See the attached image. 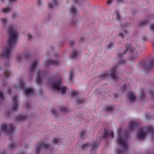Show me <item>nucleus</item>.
Returning <instances> with one entry per match:
<instances>
[{
  "instance_id": "f257e3e1",
  "label": "nucleus",
  "mask_w": 154,
  "mask_h": 154,
  "mask_svg": "<svg viewBox=\"0 0 154 154\" xmlns=\"http://www.w3.org/2000/svg\"><path fill=\"white\" fill-rule=\"evenodd\" d=\"M8 34L9 38L8 41V46L6 48L3 53L0 54V57L9 59L11 48L15 45L19 34L12 26H10L8 28Z\"/></svg>"
},
{
  "instance_id": "f03ea898",
  "label": "nucleus",
  "mask_w": 154,
  "mask_h": 154,
  "mask_svg": "<svg viewBox=\"0 0 154 154\" xmlns=\"http://www.w3.org/2000/svg\"><path fill=\"white\" fill-rule=\"evenodd\" d=\"M120 130H119L118 131V137L117 140V143L122 147V149L120 150L117 149V154H121L122 153L126 152L128 148L127 141L129 134L128 132L126 133L125 137H122L120 134Z\"/></svg>"
},
{
  "instance_id": "7ed1b4c3",
  "label": "nucleus",
  "mask_w": 154,
  "mask_h": 154,
  "mask_svg": "<svg viewBox=\"0 0 154 154\" xmlns=\"http://www.w3.org/2000/svg\"><path fill=\"white\" fill-rule=\"evenodd\" d=\"M62 82L61 78L59 77L55 82L51 84V86L54 90L60 91L62 94L65 95L66 88L65 86H61Z\"/></svg>"
},
{
  "instance_id": "20e7f679",
  "label": "nucleus",
  "mask_w": 154,
  "mask_h": 154,
  "mask_svg": "<svg viewBox=\"0 0 154 154\" xmlns=\"http://www.w3.org/2000/svg\"><path fill=\"white\" fill-rule=\"evenodd\" d=\"M144 129L143 128H140L139 130V133L138 134L137 138L141 139L144 138L147 134L149 133L154 134V129L150 126H146L145 127Z\"/></svg>"
},
{
  "instance_id": "39448f33",
  "label": "nucleus",
  "mask_w": 154,
  "mask_h": 154,
  "mask_svg": "<svg viewBox=\"0 0 154 154\" xmlns=\"http://www.w3.org/2000/svg\"><path fill=\"white\" fill-rule=\"evenodd\" d=\"M36 146V148L35 152L36 154H38L39 153L42 148H43L45 149H48L49 148V145L45 143L43 141L37 144Z\"/></svg>"
},
{
  "instance_id": "423d86ee",
  "label": "nucleus",
  "mask_w": 154,
  "mask_h": 154,
  "mask_svg": "<svg viewBox=\"0 0 154 154\" xmlns=\"http://www.w3.org/2000/svg\"><path fill=\"white\" fill-rule=\"evenodd\" d=\"M141 64L143 65L145 69L149 70L154 68V60H151L149 65H146V61L144 60L141 62Z\"/></svg>"
},
{
  "instance_id": "0eeeda50",
  "label": "nucleus",
  "mask_w": 154,
  "mask_h": 154,
  "mask_svg": "<svg viewBox=\"0 0 154 154\" xmlns=\"http://www.w3.org/2000/svg\"><path fill=\"white\" fill-rule=\"evenodd\" d=\"M126 49L125 51L122 54H118V57H121L123 55L125 54L128 51L130 53H132L135 52V49H134L132 48L131 45L130 44H127L125 46Z\"/></svg>"
},
{
  "instance_id": "6e6552de",
  "label": "nucleus",
  "mask_w": 154,
  "mask_h": 154,
  "mask_svg": "<svg viewBox=\"0 0 154 154\" xmlns=\"http://www.w3.org/2000/svg\"><path fill=\"white\" fill-rule=\"evenodd\" d=\"M12 102L13 104L12 109L13 111H16L18 108V99L17 96L15 95L12 97Z\"/></svg>"
},
{
  "instance_id": "1a4fd4ad",
  "label": "nucleus",
  "mask_w": 154,
  "mask_h": 154,
  "mask_svg": "<svg viewBox=\"0 0 154 154\" xmlns=\"http://www.w3.org/2000/svg\"><path fill=\"white\" fill-rule=\"evenodd\" d=\"M45 63L47 65H52L55 66H58L60 63V62L58 61L50 60L49 59L46 60Z\"/></svg>"
},
{
  "instance_id": "9d476101",
  "label": "nucleus",
  "mask_w": 154,
  "mask_h": 154,
  "mask_svg": "<svg viewBox=\"0 0 154 154\" xmlns=\"http://www.w3.org/2000/svg\"><path fill=\"white\" fill-rule=\"evenodd\" d=\"M140 124L139 122L131 121L130 122L129 126V129L130 131H133L134 129L138 126Z\"/></svg>"
},
{
  "instance_id": "9b49d317",
  "label": "nucleus",
  "mask_w": 154,
  "mask_h": 154,
  "mask_svg": "<svg viewBox=\"0 0 154 154\" xmlns=\"http://www.w3.org/2000/svg\"><path fill=\"white\" fill-rule=\"evenodd\" d=\"M118 65L115 66L110 71V76L114 80L117 79V76L116 74V69Z\"/></svg>"
},
{
  "instance_id": "f8f14e48",
  "label": "nucleus",
  "mask_w": 154,
  "mask_h": 154,
  "mask_svg": "<svg viewBox=\"0 0 154 154\" xmlns=\"http://www.w3.org/2000/svg\"><path fill=\"white\" fill-rule=\"evenodd\" d=\"M109 136H111L112 138H113L114 137L113 132L112 131H109L106 130L103 136V138L105 139L107 138Z\"/></svg>"
},
{
  "instance_id": "ddd939ff",
  "label": "nucleus",
  "mask_w": 154,
  "mask_h": 154,
  "mask_svg": "<svg viewBox=\"0 0 154 154\" xmlns=\"http://www.w3.org/2000/svg\"><path fill=\"white\" fill-rule=\"evenodd\" d=\"M30 57V54L29 53H26L25 54L24 56L22 55H20L18 56L17 57V60H20L23 58H25L26 59H29Z\"/></svg>"
},
{
  "instance_id": "4468645a",
  "label": "nucleus",
  "mask_w": 154,
  "mask_h": 154,
  "mask_svg": "<svg viewBox=\"0 0 154 154\" xmlns=\"http://www.w3.org/2000/svg\"><path fill=\"white\" fill-rule=\"evenodd\" d=\"M43 74H42L41 75L40 74L39 71H38L37 73V77L36 79L35 82L37 84L40 85L42 82V79L41 78V76L43 75Z\"/></svg>"
},
{
  "instance_id": "2eb2a0df",
  "label": "nucleus",
  "mask_w": 154,
  "mask_h": 154,
  "mask_svg": "<svg viewBox=\"0 0 154 154\" xmlns=\"http://www.w3.org/2000/svg\"><path fill=\"white\" fill-rule=\"evenodd\" d=\"M25 83L23 80H21L20 81L18 85L17 86L15 85V88L16 89H23L25 88Z\"/></svg>"
},
{
  "instance_id": "dca6fc26",
  "label": "nucleus",
  "mask_w": 154,
  "mask_h": 154,
  "mask_svg": "<svg viewBox=\"0 0 154 154\" xmlns=\"http://www.w3.org/2000/svg\"><path fill=\"white\" fill-rule=\"evenodd\" d=\"M38 61L37 60H35L32 63V64L30 67V70L31 72H33L35 70L36 67L37 66L38 64Z\"/></svg>"
},
{
  "instance_id": "f3484780",
  "label": "nucleus",
  "mask_w": 154,
  "mask_h": 154,
  "mask_svg": "<svg viewBox=\"0 0 154 154\" xmlns=\"http://www.w3.org/2000/svg\"><path fill=\"white\" fill-rule=\"evenodd\" d=\"M128 97L130 102L134 101L135 100V97L133 93L131 92H129Z\"/></svg>"
},
{
  "instance_id": "a211bd4d",
  "label": "nucleus",
  "mask_w": 154,
  "mask_h": 154,
  "mask_svg": "<svg viewBox=\"0 0 154 154\" xmlns=\"http://www.w3.org/2000/svg\"><path fill=\"white\" fill-rule=\"evenodd\" d=\"M99 144V142L98 141H97L95 143L92 144L91 145V150L92 151L94 150L96 151L98 146Z\"/></svg>"
},
{
  "instance_id": "6ab92c4d",
  "label": "nucleus",
  "mask_w": 154,
  "mask_h": 154,
  "mask_svg": "<svg viewBox=\"0 0 154 154\" xmlns=\"http://www.w3.org/2000/svg\"><path fill=\"white\" fill-rule=\"evenodd\" d=\"M127 23L126 24H124V26H122V30L124 31V33H119V36H121L122 38H123L124 35H126L127 32L126 31L125 29V28L127 26Z\"/></svg>"
},
{
  "instance_id": "aec40b11",
  "label": "nucleus",
  "mask_w": 154,
  "mask_h": 154,
  "mask_svg": "<svg viewBox=\"0 0 154 154\" xmlns=\"http://www.w3.org/2000/svg\"><path fill=\"white\" fill-rule=\"evenodd\" d=\"M34 92L32 88H27L25 90V94L27 96L32 95Z\"/></svg>"
},
{
  "instance_id": "412c9836",
  "label": "nucleus",
  "mask_w": 154,
  "mask_h": 154,
  "mask_svg": "<svg viewBox=\"0 0 154 154\" xmlns=\"http://www.w3.org/2000/svg\"><path fill=\"white\" fill-rule=\"evenodd\" d=\"M57 4V1L56 0H52V4L49 3L48 5V7L52 9L53 7L56 6Z\"/></svg>"
},
{
  "instance_id": "4be33fe9",
  "label": "nucleus",
  "mask_w": 154,
  "mask_h": 154,
  "mask_svg": "<svg viewBox=\"0 0 154 154\" xmlns=\"http://www.w3.org/2000/svg\"><path fill=\"white\" fill-rule=\"evenodd\" d=\"M8 132L10 134V135H12L13 133V131L14 130V128L12 126L11 124H10L8 125Z\"/></svg>"
},
{
  "instance_id": "5701e85b",
  "label": "nucleus",
  "mask_w": 154,
  "mask_h": 154,
  "mask_svg": "<svg viewBox=\"0 0 154 154\" xmlns=\"http://www.w3.org/2000/svg\"><path fill=\"white\" fill-rule=\"evenodd\" d=\"M11 73L10 71L8 69H6L3 76L5 79H7L11 75Z\"/></svg>"
},
{
  "instance_id": "b1692460",
  "label": "nucleus",
  "mask_w": 154,
  "mask_h": 154,
  "mask_svg": "<svg viewBox=\"0 0 154 154\" xmlns=\"http://www.w3.org/2000/svg\"><path fill=\"white\" fill-rule=\"evenodd\" d=\"M26 116L25 115L23 114H20L17 116V119L18 121L23 120L26 118Z\"/></svg>"
},
{
  "instance_id": "393cba45",
  "label": "nucleus",
  "mask_w": 154,
  "mask_h": 154,
  "mask_svg": "<svg viewBox=\"0 0 154 154\" xmlns=\"http://www.w3.org/2000/svg\"><path fill=\"white\" fill-rule=\"evenodd\" d=\"M78 54L76 51H74L71 54L70 57L72 59H75L77 57Z\"/></svg>"
},
{
  "instance_id": "a878e982",
  "label": "nucleus",
  "mask_w": 154,
  "mask_h": 154,
  "mask_svg": "<svg viewBox=\"0 0 154 154\" xmlns=\"http://www.w3.org/2000/svg\"><path fill=\"white\" fill-rule=\"evenodd\" d=\"M11 10V8L9 7H8L6 8L2 9V11L5 13H6L9 12Z\"/></svg>"
},
{
  "instance_id": "bb28decb",
  "label": "nucleus",
  "mask_w": 154,
  "mask_h": 154,
  "mask_svg": "<svg viewBox=\"0 0 154 154\" xmlns=\"http://www.w3.org/2000/svg\"><path fill=\"white\" fill-rule=\"evenodd\" d=\"M108 76V74L106 72H105L102 74L99 77H100L101 78V79L102 80L107 78Z\"/></svg>"
},
{
  "instance_id": "cd10ccee",
  "label": "nucleus",
  "mask_w": 154,
  "mask_h": 154,
  "mask_svg": "<svg viewBox=\"0 0 154 154\" xmlns=\"http://www.w3.org/2000/svg\"><path fill=\"white\" fill-rule=\"evenodd\" d=\"M62 140L60 138L54 139L53 141L54 144H58L59 143L62 142Z\"/></svg>"
},
{
  "instance_id": "c85d7f7f",
  "label": "nucleus",
  "mask_w": 154,
  "mask_h": 154,
  "mask_svg": "<svg viewBox=\"0 0 154 154\" xmlns=\"http://www.w3.org/2000/svg\"><path fill=\"white\" fill-rule=\"evenodd\" d=\"M7 127V125L5 124L2 125L1 128V130L2 131H5V132L7 133V131L6 130Z\"/></svg>"
},
{
  "instance_id": "c756f323",
  "label": "nucleus",
  "mask_w": 154,
  "mask_h": 154,
  "mask_svg": "<svg viewBox=\"0 0 154 154\" xmlns=\"http://www.w3.org/2000/svg\"><path fill=\"white\" fill-rule=\"evenodd\" d=\"M148 21L147 20L141 21L139 24V26H144L146 25Z\"/></svg>"
},
{
  "instance_id": "7c9ffc66",
  "label": "nucleus",
  "mask_w": 154,
  "mask_h": 154,
  "mask_svg": "<svg viewBox=\"0 0 154 154\" xmlns=\"http://www.w3.org/2000/svg\"><path fill=\"white\" fill-rule=\"evenodd\" d=\"M113 108L112 106H108L105 109L107 112H111L112 111Z\"/></svg>"
},
{
  "instance_id": "2f4dec72",
  "label": "nucleus",
  "mask_w": 154,
  "mask_h": 154,
  "mask_svg": "<svg viewBox=\"0 0 154 154\" xmlns=\"http://www.w3.org/2000/svg\"><path fill=\"white\" fill-rule=\"evenodd\" d=\"M76 101L77 104H81L83 103L84 100L83 99H76Z\"/></svg>"
},
{
  "instance_id": "473e14b6",
  "label": "nucleus",
  "mask_w": 154,
  "mask_h": 154,
  "mask_svg": "<svg viewBox=\"0 0 154 154\" xmlns=\"http://www.w3.org/2000/svg\"><path fill=\"white\" fill-rule=\"evenodd\" d=\"M17 146V145L16 144H14V143H11L10 144L8 145V147L9 148L13 149L14 148L16 147Z\"/></svg>"
},
{
  "instance_id": "72a5a7b5",
  "label": "nucleus",
  "mask_w": 154,
  "mask_h": 154,
  "mask_svg": "<svg viewBox=\"0 0 154 154\" xmlns=\"http://www.w3.org/2000/svg\"><path fill=\"white\" fill-rule=\"evenodd\" d=\"M60 110L61 112H65L67 111L66 108L63 106H62L60 107Z\"/></svg>"
},
{
  "instance_id": "f704fd0d",
  "label": "nucleus",
  "mask_w": 154,
  "mask_h": 154,
  "mask_svg": "<svg viewBox=\"0 0 154 154\" xmlns=\"http://www.w3.org/2000/svg\"><path fill=\"white\" fill-rule=\"evenodd\" d=\"M77 12V10L75 7H73L71 9V11L70 12V13L72 14H75Z\"/></svg>"
},
{
  "instance_id": "c9c22d12",
  "label": "nucleus",
  "mask_w": 154,
  "mask_h": 154,
  "mask_svg": "<svg viewBox=\"0 0 154 154\" xmlns=\"http://www.w3.org/2000/svg\"><path fill=\"white\" fill-rule=\"evenodd\" d=\"M73 75V72L71 70L69 72V79L70 81H71L72 79V78Z\"/></svg>"
},
{
  "instance_id": "e433bc0d",
  "label": "nucleus",
  "mask_w": 154,
  "mask_h": 154,
  "mask_svg": "<svg viewBox=\"0 0 154 154\" xmlns=\"http://www.w3.org/2000/svg\"><path fill=\"white\" fill-rule=\"evenodd\" d=\"M71 95L72 96H75L78 95V93L77 91H73L72 92Z\"/></svg>"
},
{
  "instance_id": "4c0bfd02",
  "label": "nucleus",
  "mask_w": 154,
  "mask_h": 154,
  "mask_svg": "<svg viewBox=\"0 0 154 154\" xmlns=\"http://www.w3.org/2000/svg\"><path fill=\"white\" fill-rule=\"evenodd\" d=\"M0 100L2 101L4 100V98L3 97L2 93L1 92H0Z\"/></svg>"
},
{
  "instance_id": "58836bf2",
  "label": "nucleus",
  "mask_w": 154,
  "mask_h": 154,
  "mask_svg": "<svg viewBox=\"0 0 154 154\" xmlns=\"http://www.w3.org/2000/svg\"><path fill=\"white\" fill-rule=\"evenodd\" d=\"M2 23L5 24L7 22V19L6 18H3L2 19Z\"/></svg>"
},
{
  "instance_id": "ea45409f",
  "label": "nucleus",
  "mask_w": 154,
  "mask_h": 154,
  "mask_svg": "<svg viewBox=\"0 0 154 154\" xmlns=\"http://www.w3.org/2000/svg\"><path fill=\"white\" fill-rule=\"evenodd\" d=\"M137 55H136L134 56H131L130 57V60L131 61H133L135 60L137 57Z\"/></svg>"
},
{
  "instance_id": "a19ab883",
  "label": "nucleus",
  "mask_w": 154,
  "mask_h": 154,
  "mask_svg": "<svg viewBox=\"0 0 154 154\" xmlns=\"http://www.w3.org/2000/svg\"><path fill=\"white\" fill-rule=\"evenodd\" d=\"M86 131H84L82 132L80 135V138L82 139L83 137L85 135Z\"/></svg>"
},
{
  "instance_id": "79ce46f5",
  "label": "nucleus",
  "mask_w": 154,
  "mask_h": 154,
  "mask_svg": "<svg viewBox=\"0 0 154 154\" xmlns=\"http://www.w3.org/2000/svg\"><path fill=\"white\" fill-rule=\"evenodd\" d=\"M145 96V94L144 93H143V91H142L140 95L141 99V100Z\"/></svg>"
},
{
  "instance_id": "37998d69",
  "label": "nucleus",
  "mask_w": 154,
  "mask_h": 154,
  "mask_svg": "<svg viewBox=\"0 0 154 154\" xmlns=\"http://www.w3.org/2000/svg\"><path fill=\"white\" fill-rule=\"evenodd\" d=\"M115 14L116 16V19L117 20H120V17L119 14L117 12H116Z\"/></svg>"
},
{
  "instance_id": "c03bdc74",
  "label": "nucleus",
  "mask_w": 154,
  "mask_h": 154,
  "mask_svg": "<svg viewBox=\"0 0 154 154\" xmlns=\"http://www.w3.org/2000/svg\"><path fill=\"white\" fill-rule=\"evenodd\" d=\"M88 146V143L83 145L82 146V149H84L85 148H86Z\"/></svg>"
},
{
  "instance_id": "a18cd8bd",
  "label": "nucleus",
  "mask_w": 154,
  "mask_h": 154,
  "mask_svg": "<svg viewBox=\"0 0 154 154\" xmlns=\"http://www.w3.org/2000/svg\"><path fill=\"white\" fill-rule=\"evenodd\" d=\"M10 66V64L8 63H6L5 64V68L6 69Z\"/></svg>"
},
{
  "instance_id": "49530a36",
  "label": "nucleus",
  "mask_w": 154,
  "mask_h": 154,
  "mask_svg": "<svg viewBox=\"0 0 154 154\" xmlns=\"http://www.w3.org/2000/svg\"><path fill=\"white\" fill-rule=\"evenodd\" d=\"M51 113L53 115H55L56 113V111L53 109H51Z\"/></svg>"
},
{
  "instance_id": "de8ad7c7",
  "label": "nucleus",
  "mask_w": 154,
  "mask_h": 154,
  "mask_svg": "<svg viewBox=\"0 0 154 154\" xmlns=\"http://www.w3.org/2000/svg\"><path fill=\"white\" fill-rule=\"evenodd\" d=\"M113 47V45L111 43H110L107 46V48L109 49H110Z\"/></svg>"
},
{
  "instance_id": "09e8293b",
  "label": "nucleus",
  "mask_w": 154,
  "mask_h": 154,
  "mask_svg": "<svg viewBox=\"0 0 154 154\" xmlns=\"http://www.w3.org/2000/svg\"><path fill=\"white\" fill-rule=\"evenodd\" d=\"M125 62V60H121L119 62V64H124Z\"/></svg>"
},
{
  "instance_id": "8fccbe9b",
  "label": "nucleus",
  "mask_w": 154,
  "mask_h": 154,
  "mask_svg": "<svg viewBox=\"0 0 154 154\" xmlns=\"http://www.w3.org/2000/svg\"><path fill=\"white\" fill-rule=\"evenodd\" d=\"M150 29L151 30H152L154 31V24H151Z\"/></svg>"
},
{
  "instance_id": "3c124183",
  "label": "nucleus",
  "mask_w": 154,
  "mask_h": 154,
  "mask_svg": "<svg viewBox=\"0 0 154 154\" xmlns=\"http://www.w3.org/2000/svg\"><path fill=\"white\" fill-rule=\"evenodd\" d=\"M150 94L152 97L153 99L154 100V92H150Z\"/></svg>"
},
{
  "instance_id": "603ef678",
  "label": "nucleus",
  "mask_w": 154,
  "mask_h": 154,
  "mask_svg": "<svg viewBox=\"0 0 154 154\" xmlns=\"http://www.w3.org/2000/svg\"><path fill=\"white\" fill-rule=\"evenodd\" d=\"M37 3L38 5H40L41 4V0H38Z\"/></svg>"
},
{
  "instance_id": "864d4df0",
  "label": "nucleus",
  "mask_w": 154,
  "mask_h": 154,
  "mask_svg": "<svg viewBox=\"0 0 154 154\" xmlns=\"http://www.w3.org/2000/svg\"><path fill=\"white\" fill-rule=\"evenodd\" d=\"M27 36L28 38L29 39H31L32 37V36L29 34L27 35Z\"/></svg>"
},
{
  "instance_id": "5fc2aeb1",
  "label": "nucleus",
  "mask_w": 154,
  "mask_h": 154,
  "mask_svg": "<svg viewBox=\"0 0 154 154\" xmlns=\"http://www.w3.org/2000/svg\"><path fill=\"white\" fill-rule=\"evenodd\" d=\"M126 87V85H124L122 86V88L123 91H124V90L125 89Z\"/></svg>"
},
{
  "instance_id": "6e6d98bb",
  "label": "nucleus",
  "mask_w": 154,
  "mask_h": 154,
  "mask_svg": "<svg viewBox=\"0 0 154 154\" xmlns=\"http://www.w3.org/2000/svg\"><path fill=\"white\" fill-rule=\"evenodd\" d=\"M112 2V0H108L107 2V3L108 4H111Z\"/></svg>"
},
{
  "instance_id": "4d7b16f0",
  "label": "nucleus",
  "mask_w": 154,
  "mask_h": 154,
  "mask_svg": "<svg viewBox=\"0 0 154 154\" xmlns=\"http://www.w3.org/2000/svg\"><path fill=\"white\" fill-rule=\"evenodd\" d=\"M73 2L75 4H78L79 3L78 0H74Z\"/></svg>"
},
{
  "instance_id": "13d9d810",
  "label": "nucleus",
  "mask_w": 154,
  "mask_h": 154,
  "mask_svg": "<svg viewBox=\"0 0 154 154\" xmlns=\"http://www.w3.org/2000/svg\"><path fill=\"white\" fill-rule=\"evenodd\" d=\"M16 16V14L15 13H13L12 14V17L14 18Z\"/></svg>"
},
{
  "instance_id": "bf43d9fd",
  "label": "nucleus",
  "mask_w": 154,
  "mask_h": 154,
  "mask_svg": "<svg viewBox=\"0 0 154 154\" xmlns=\"http://www.w3.org/2000/svg\"><path fill=\"white\" fill-rule=\"evenodd\" d=\"M74 44V42H73V41H71L70 42V45L71 46H73V45Z\"/></svg>"
},
{
  "instance_id": "052dcab7",
  "label": "nucleus",
  "mask_w": 154,
  "mask_h": 154,
  "mask_svg": "<svg viewBox=\"0 0 154 154\" xmlns=\"http://www.w3.org/2000/svg\"><path fill=\"white\" fill-rule=\"evenodd\" d=\"M142 39L144 41H146L147 39L146 37H143L142 38Z\"/></svg>"
},
{
  "instance_id": "680f3d73",
  "label": "nucleus",
  "mask_w": 154,
  "mask_h": 154,
  "mask_svg": "<svg viewBox=\"0 0 154 154\" xmlns=\"http://www.w3.org/2000/svg\"><path fill=\"white\" fill-rule=\"evenodd\" d=\"M123 0H117V3H120L123 2Z\"/></svg>"
},
{
  "instance_id": "e2e57ef3",
  "label": "nucleus",
  "mask_w": 154,
  "mask_h": 154,
  "mask_svg": "<svg viewBox=\"0 0 154 154\" xmlns=\"http://www.w3.org/2000/svg\"><path fill=\"white\" fill-rule=\"evenodd\" d=\"M26 106L27 107H29L30 106V104L28 103H27L26 104Z\"/></svg>"
},
{
  "instance_id": "0e129e2a",
  "label": "nucleus",
  "mask_w": 154,
  "mask_h": 154,
  "mask_svg": "<svg viewBox=\"0 0 154 154\" xmlns=\"http://www.w3.org/2000/svg\"><path fill=\"white\" fill-rule=\"evenodd\" d=\"M8 92L9 94H11V92L10 90H9Z\"/></svg>"
},
{
  "instance_id": "69168bd1",
  "label": "nucleus",
  "mask_w": 154,
  "mask_h": 154,
  "mask_svg": "<svg viewBox=\"0 0 154 154\" xmlns=\"http://www.w3.org/2000/svg\"><path fill=\"white\" fill-rule=\"evenodd\" d=\"M83 39V38H81V40H82Z\"/></svg>"
},
{
  "instance_id": "338daca9",
  "label": "nucleus",
  "mask_w": 154,
  "mask_h": 154,
  "mask_svg": "<svg viewBox=\"0 0 154 154\" xmlns=\"http://www.w3.org/2000/svg\"><path fill=\"white\" fill-rule=\"evenodd\" d=\"M114 97L115 98H116V97L115 96V95H114Z\"/></svg>"
},
{
  "instance_id": "774afa93",
  "label": "nucleus",
  "mask_w": 154,
  "mask_h": 154,
  "mask_svg": "<svg viewBox=\"0 0 154 154\" xmlns=\"http://www.w3.org/2000/svg\"><path fill=\"white\" fill-rule=\"evenodd\" d=\"M153 46L154 47V42H153Z\"/></svg>"
}]
</instances>
